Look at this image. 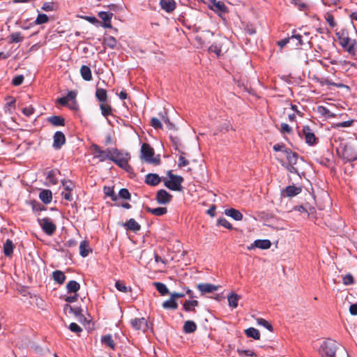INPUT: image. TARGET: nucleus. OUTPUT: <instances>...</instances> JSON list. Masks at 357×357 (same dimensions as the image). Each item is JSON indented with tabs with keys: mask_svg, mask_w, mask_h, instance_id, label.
I'll use <instances>...</instances> for the list:
<instances>
[{
	"mask_svg": "<svg viewBox=\"0 0 357 357\" xmlns=\"http://www.w3.org/2000/svg\"><path fill=\"white\" fill-rule=\"evenodd\" d=\"M23 81H24V76L22 75H19L15 76L13 79L12 84L14 86H19L22 84Z\"/></svg>",
	"mask_w": 357,
	"mask_h": 357,
	"instance_id": "obj_59",
	"label": "nucleus"
},
{
	"mask_svg": "<svg viewBox=\"0 0 357 357\" xmlns=\"http://www.w3.org/2000/svg\"><path fill=\"white\" fill-rule=\"evenodd\" d=\"M291 40L294 42L296 40L295 45H302L303 44V40H302V36L299 33H296V31L294 30L292 33V35L290 36Z\"/></svg>",
	"mask_w": 357,
	"mask_h": 357,
	"instance_id": "obj_46",
	"label": "nucleus"
},
{
	"mask_svg": "<svg viewBox=\"0 0 357 357\" xmlns=\"http://www.w3.org/2000/svg\"><path fill=\"white\" fill-rule=\"evenodd\" d=\"M8 99L10 100L6 102L5 107H4V110H5V112L11 114L12 109L15 108V99L12 97H9Z\"/></svg>",
	"mask_w": 357,
	"mask_h": 357,
	"instance_id": "obj_44",
	"label": "nucleus"
},
{
	"mask_svg": "<svg viewBox=\"0 0 357 357\" xmlns=\"http://www.w3.org/2000/svg\"><path fill=\"white\" fill-rule=\"evenodd\" d=\"M101 342L112 350H115L116 349V344L113 340L112 336L111 335L102 336Z\"/></svg>",
	"mask_w": 357,
	"mask_h": 357,
	"instance_id": "obj_29",
	"label": "nucleus"
},
{
	"mask_svg": "<svg viewBox=\"0 0 357 357\" xmlns=\"http://www.w3.org/2000/svg\"><path fill=\"white\" fill-rule=\"evenodd\" d=\"M145 209L146 211L151 213V214L155 216H162L167 213V209L166 207H157V208H151L149 206H146Z\"/></svg>",
	"mask_w": 357,
	"mask_h": 357,
	"instance_id": "obj_25",
	"label": "nucleus"
},
{
	"mask_svg": "<svg viewBox=\"0 0 357 357\" xmlns=\"http://www.w3.org/2000/svg\"><path fill=\"white\" fill-rule=\"evenodd\" d=\"M141 158L145 162L154 164L159 165L160 162V156L154 157V150L153 149L146 143L142 144L141 146Z\"/></svg>",
	"mask_w": 357,
	"mask_h": 357,
	"instance_id": "obj_4",
	"label": "nucleus"
},
{
	"mask_svg": "<svg viewBox=\"0 0 357 357\" xmlns=\"http://www.w3.org/2000/svg\"><path fill=\"white\" fill-rule=\"evenodd\" d=\"M14 245L11 240L7 239L3 244V253L6 257H10L13 252Z\"/></svg>",
	"mask_w": 357,
	"mask_h": 357,
	"instance_id": "obj_34",
	"label": "nucleus"
},
{
	"mask_svg": "<svg viewBox=\"0 0 357 357\" xmlns=\"http://www.w3.org/2000/svg\"><path fill=\"white\" fill-rule=\"evenodd\" d=\"M80 74L82 77L86 81L92 79V74L90 68L87 66L83 65L80 68Z\"/></svg>",
	"mask_w": 357,
	"mask_h": 357,
	"instance_id": "obj_33",
	"label": "nucleus"
},
{
	"mask_svg": "<svg viewBox=\"0 0 357 357\" xmlns=\"http://www.w3.org/2000/svg\"><path fill=\"white\" fill-rule=\"evenodd\" d=\"M119 196L123 199H127V200H129L130 199V193L129 192V191L128 190V189L126 188H122L119 190Z\"/></svg>",
	"mask_w": 357,
	"mask_h": 357,
	"instance_id": "obj_54",
	"label": "nucleus"
},
{
	"mask_svg": "<svg viewBox=\"0 0 357 357\" xmlns=\"http://www.w3.org/2000/svg\"><path fill=\"white\" fill-rule=\"evenodd\" d=\"M160 5L167 13H172L176 8V3L174 0H160Z\"/></svg>",
	"mask_w": 357,
	"mask_h": 357,
	"instance_id": "obj_16",
	"label": "nucleus"
},
{
	"mask_svg": "<svg viewBox=\"0 0 357 357\" xmlns=\"http://www.w3.org/2000/svg\"><path fill=\"white\" fill-rule=\"evenodd\" d=\"M10 40L12 43H20L23 40V37L20 32H15L10 35Z\"/></svg>",
	"mask_w": 357,
	"mask_h": 357,
	"instance_id": "obj_53",
	"label": "nucleus"
},
{
	"mask_svg": "<svg viewBox=\"0 0 357 357\" xmlns=\"http://www.w3.org/2000/svg\"><path fill=\"white\" fill-rule=\"evenodd\" d=\"M354 122V121L353 119H351V120H348L346 121L333 123L332 127L333 128L350 127L353 125Z\"/></svg>",
	"mask_w": 357,
	"mask_h": 357,
	"instance_id": "obj_47",
	"label": "nucleus"
},
{
	"mask_svg": "<svg viewBox=\"0 0 357 357\" xmlns=\"http://www.w3.org/2000/svg\"><path fill=\"white\" fill-rule=\"evenodd\" d=\"M47 121L54 126H63L65 125V119L61 116H50Z\"/></svg>",
	"mask_w": 357,
	"mask_h": 357,
	"instance_id": "obj_28",
	"label": "nucleus"
},
{
	"mask_svg": "<svg viewBox=\"0 0 357 357\" xmlns=\"http://www.w3.org/2000/svg\"><path fill=\"white\" fill-rule=\"evenodd\" d=\"M96 97L100 103L108 102L107 91L104 89L97 88L96 91Z\"/></svg>",
	"mask_w": 357,
	"mask_h": 357,
	"instance_id": "obj_23",
	"label": "nucleus"
},
{
	"mask_svg": "<svg viewBox=\"0 0 357 357\" xmlns=\"http://www.w3.org/2000/svg\"><path fill=\"white\" fill-rule=\"evenodd\" d=\"M38 222L43 231L48 236L54 234L56 229V225L49 218H38Z\"/></svg>",
	"mask_w": 357,
	"mask_h": 357,
	"instance_id": "obj_7",
	"label": "nucleus"
},
{
	"mask_svg": "<svg viewBox=\"0 0 357 357\" xmlns=\"http://www.w3.org/2000/svg\"><path fill=\"white\" fill-rule=\"evenodd\" d=\"M342 282L345 285L352 284L354 282V278L351 274H347L343 277Z\"/></svg>",
	"mask_w": 357,
	"mask_h": 357,
	"instance_id": "obj_60",
	"label": "nucleus"
},
{
	"mask_svg": "<svg viewBox=\"0 0 357 357\" xmlns=\"http://www.w3.org/2000/svg\"><path fill=\"white\" fill-rule=\"evenodd\" d=\"M336 36L339 40L340 45L348 52L350 54L354 55L356 51V42L355 40L349 37L348 32L342 30L336 33Z\"/></svg>",
	"mask_w": 357,
	"mask_h": 357,
	"instance_id": "obj_1",
	"label": "nucleus"
},
{
	"mask_svg": "<svg viewBox=\"0 0 357 357\" xmlns=\"http://www.w3.org/2000/svg\"><path fill=\"white\" fill-rule=\"evenodd\" d=\"M29 204L31 206L33 211L35 213H38L46 209L42 204L36 200H31L29 202Z\"/></svg>",
	"mask_w": 357,
	"mask_h": 357,
	"instance_id": "obj_40",
	"label": "nucleus"
},
{
	"mask_svg": "<svg viewBox=\"0 0 357 357\" xmlns=\"http://www.w3.org/2000/svg\"><path fill=\"white\" fill-rule=\"evenodd\" d=\"M245 333L246 336L248 337H252L255 340L260 339L259 331L253 327H250V328H247L246 330H245Z\"/></svg>",
	"mask_w": 357,
	"mask_h": 357,
	"instance_id": "obj_37",
	"label": "nucleus"
},
{
	"mask_svg": "<svg viewBox=\"0 0 357 357\" xmlns=\"http://www.w3.org/2000/svg\"><path fill=\"white\" fill-rule=\"evenodd\" d=\"M61 183L66 191H72L75 187V184L70 180H63Z\"/></svg>",
	"mask_w": 357,
	"mask_h": 357,
	"instance_id": "obj_50",
	"label": "nucleus"
},
{
	"mask_svg": "<svg viewBox=\"0 0 357 357\" xmlns=\"http://www.w3.org/2000/svg\"><path fill=\"white\" fill-rule=\"evenodd\" d=\"M42 9L45 11L54 10V3L52 2H45L42 6Z\"/></svg>",
	"mask_w": 357,
	"mask_h": 357,
	"instance_id": "obj_64",
	"label": "nucleus"
},
{
	"mask_svg": "<svg viewBox=\"0 0 357 357\" xmlns=\"http://www.w3.org/2000/svg\"><path fill=\"white\" fill-rule=\"evenodd\" d=\"M132 326L137 331H146L148 325L144 318H135L131 320Z\"/></svg>",
	"mask_w": 357,
	"mask_h": 357,
	"instance_id": "obj_14",
	"label": "nucleus"
},
{
	"mask_svg": "<svg viewBox=\"0 0 357 357\" xmlns=\"http://www.w3.org/2000/svg\"><path fill=\"white\" fill-rule=\"evenodd\" d=\"M237 352L241 357H257V354L251 350L238 349Z\"/></svg>",
	"mask_w": 357,
	"mask_h": 357,
	"instance_id": "obj_45",
	"label": "nucleus"
},
{
	"mask_svg": "<svg viewBox=\"0 0 357 357\" xmlns=\"http://www.w3.org/2000/svg\"><path fill=\"white\" fill-rule=\"evenodd\" d=\"M211 4L213 7V10L215 12L222 13H225L228 11L227 7L225 6V4L220 1L217 0H211Z\"/></svg>",
	"mask_w": 357,
	"mask_h": 357,
	"instance_id": "obj_19",
	"label": "nucleus"
},
{
	"mask_svg": "<svg viewBox=\"0 0 357 357\" xmlns=\"http://www.w3.org/2000/svg\"><path fill=\"white\" fill-rule=\"evenodd\" d=\"M49 21V17L46 14L40 13L38 15L36 20V24H43L47 23Z\"/></svg>",
	"mask_w": 357,
	"mask_h": 357,
	"instance_id": "obj_49",
	"label": "nucleus"
},
{
	"mask_svg": "<svg viewBox=\"0 0 357 357\" xmlns=\"http://www.w3.org/2000/svg\"><path fill=\"white\" fill-rule=\"evenodd\" d=\"M199 302L197 300H188L183 304V309L185 312H195V307L198 306Z\"/></svg>",
	"mask_w": 357,
	"mask_h": 357,
	"instance_id": "obj_18",
	"label": "nucleus"
},
{
	"mask_svg": "<svg viewBox=\"0 0 357 357\" xmlns=\"http://www.w3.org/2000/svg\"><path fill=\"white\" fill-rule=\"evenodd\" d=\"M151 125L155 129H161L162 128L161 121L155 117H153L151 119Z\"/></svg>",
	"mask_w": 357,
	"mask_h": 357,
	"instance_id": "obj_57",
	"label": "nucleus"
},
{
	"mask_svg": "<svg viewBox=\"0 0 357 357\" xmlns=\"http://www.w3.org/2000/svg\"><path fill=\"white\" fill-rule=\"evenodd\" d=\"M225 214L232 218L236 221H240L243 219V214L238 210L235 208L226 209L225 211Z\"/></svg>",
	"mask_w": 357,
	"mask_h": 357,
	"instance_id": "obj_20",
	"label": "nucleus"
},
{
	"mask_svg": "<svg viewBox=\"0 0 357 357\" xmlns=\"http://www.w3.org/2000/svg\"><path fill=\"white\" fill-rule=\"evenodd\" d=\"M115 287L121 292L128 293L132 291L130 287H127L123 281L117 280L115 282Z\"/></svg>",
	"mask_w": 357,
	"mask_h": 357,
	"instance_id": "obj_41",
	"label": "nucleus"
},
{
	"mask_svg": "<svg viewBox=\"0 0 357 357\" xmlns=\"http://www.w3.org/2000/svg\"><path fill=\"white\" fill-rule=\"evenodd\" d=\"M153 284L161 296H167L170 294L167 287L164 283L155 282Z\"/></svg>",
	"mask_w": 357,
	"mask_h": 357,
	"instance_id": "obj_35",
	"label": "nucleus"
},
{
	"mask_svg": "<svg viewBox=\"0 0 357 357\" xmlns=\"http://www.w3.org/2000/svg\"><path fill=\"white\" fill-rule=\"evenodd\" d=\"M115 158L113 162L121 168L123 169L126 172H130L132 168L128 164V161L130 159V155L128 152H124L114 148Z\"/></svg>",
	"mask_w": 357,
	"mask_h": 357,
	"instance_id": "obj_3",
	"label": "nucleus"
},
{
	"mask_svg": "<svg viewBox=\"0 0 357 357\" xmlns=\"http://www.w3.org/2000/svg\"><path fill=\"white\" fill-rule=\"evenodd\" d=\"M91 252L92 250L89 248V243L86 241H82L79 245V255L83 257H86Z\"/></svg>",
	"mask_w": 357,
	"mask_h": 357,
	"instance_id": "obj_27",
	"label": "nucleus"
},
{
	"mask_svg": "<svg viewBox=\"0 0 357 357\" xmlns=\"http://www.w3.org/2000/svg\"><path fill=\"white\" fill-rule=\"evenodd\" d=\"M39 198L45 204H48L52 200V193L50 190H42L39 193Z\"/></svg>",
	"mask_w": 357,
	"mask_h": 357,
	"instance_id": "obj_17",
	"label": "nucleus"
},
{
	"mask_svg": "<svg viewBox=\"0 0 357 357\" xmlns=\"http://www.w3.org/2000/svg\"><path fill=\"white\" fill-rule=\"evenodd\" d=\"M80 289V284L75 280H70L66 284V289L68 294L77 293Z\"/></svg>",
	"mask_w": 357,
	"mask_h": 357,
	"instance_id": "obj_32",
	"label": "nucleus"
},
{
	"mask_svg": "<svg viewBox=\"0 0 357 357\" xmlns=\"http://www.w3.org/2000/svg\"><path fill=\"white\" fill-rule=\"evenodd\" d=\"M197 328V324L193 321H186L184 323L183 330L185 333H194Z\"/></svg>",
	"mask_w": 357,
	"mask_h": 357,
	"instance_id": "obj_30",
	"label": "nucleus"
},
{
	"mask_svg": "<svg viewBox=\"0 0 357 357\" xmlns=\"http://www.w3.org/2000/svg\"><path fill=\"white\" fill-rule=\"evenodd\" d=\"M34 112L35 109L31 105L22 109V113L26 116H30Z\"/></svg>",
	"mask_w": 357,
	"mask_h": 357,
	"instance_id": "obj_63",
	"label": "nucleus"
},
{
	"mask_svg": "<svg viewBox=\"0 0 357 357\" xmlns=\"http://www.w3.org/2000/svg\"><path fill=\"white\" fill-rule=\"evenodd\" d=\"M284 155L288 161V164H296L298 157V155L296 153L293 152L291 149H288L287 150H284Z\"/></svg>",
	"mask_w": 357,
	"mask_h": 357,
	"instance_id": "obj_24",
	"label": "nucleus"
},
{
	"mask_svg": "<svg viewBox=\"0 0 357 357\" xmlns=\"http://www.w3.org/2000/svg\"><path fill=\"white\" fill-rule=\"evenodd\" d=\"M65 143V135L61 131H56L53 136V148L56 150L60 149Z\"/></svg>",
	"mask_w": 357,
	"mask_h": 357,
	"instance_id": "obj_9",
	"label": "nucleus"
},
{
	"mask_svg": "<svg viewBox=\"0 0 357 357\" xmlns=\"http://www.w3.org/2000/svg\"><path fill=\"white\" fill-rule=\"evenodd\" d=\"M98 15L103 22H107L112 20L113 13L107 11H101L98 13Z\"/></svg>",
	"mask_w": 357,
	"mask_h": 357,
	"instance_id": "obj_48",
	"label": "nucleus"
},
{
	"mask_svg": "<svg viewBox=\"0 0 357 357\" xmlns=\"http://www.w3.org/2000/svg\"><path fill=\"white\" fill-rule=\"evenodd\" d=\"M100 108L101 110V114L103 116L107 117L108 116L112 114V107L109 105L108 102L100 103Z\"/></svg>",
	"mask_w": 357,
	"mask_h": 357,
	"instance_id": "obj_38",
	"label": "nucleus"
},
{
	"mask_svg": "<svg viewBox=\"0 0 357 357\" xmlns=\"http://www.w3.org/2000/svg\"><path fill=\"white\" fill-rule=\"evenodd\" d=\"M337 349V343L331 339L325 340L321 345L319 354L322 357H335Z\"/></svg>",
	"mask_w": 357,
	"mask_h": 357,
	"instance_id": "obj_5",
	"label": "nucleus"
},
{
	"mask_svg": "<svg viewBox=\"0 0 357 357\" xmlns=\"http://www.w3.org/2000/svg\"><path fill=\"white\" fill-rule=\"evenodd\" d=\"M114 149H107L105 151L106 160L108 159L113 162L115 158Z\"/></svg>",
	"mask_w": 357,
	"mask_h": 357,
	"instance_id": "obj_61",
	"label": "nucleus"
},
{
	"mask_svg": "<svg viewBox=\"0 0 357 357\" xmlns=\"http://www.w3.org/2000/svg\"><path fill=\"white\" fill-rule=\"evenodd\" d=\"M123 225L128 230H130L134 232H137L139 231L141 229V226L139 225V224L133 218H130Z\"/></svg>",
	"mask_w": 357,
	"mask_h": 357,
	"instance_id": "obj_21",
	"label": "nucleus"
},
{
	"mask_svg": "<svg viewBox=\"0 0 357 357\" xmlns=\"http://www.w3.org/2000/svg\"><path fill=\"white\" fill-rule=\"evenodd\" d=\"M103 192L105 195L107 197H109L112 200L116 201L117 199V196L114 191V188L109 186H105L103 188Z\"/></svg>",
	"mask_w": 357,
	"mask_h": 357,
	"instance_id": "obj_43",
	"label": "nucleus"
},
{
	"mask_svg": "<svg viewBox=\"0 0 357 357\" xmlns=\"http://www.w3.org/2000/svg\"><path fill=\"white\" fill-rule=\"evenodd\" d=\"M91 149L97 153L95 157L98 158L100 162H103L106 160L105 151H102L99 146L97 144H92Z\"/></svg>",
	"mask_w": 357,
	"mask_h": 357,
	"instance_id": "obj_31",
	"label": "nucleus"
},
{
	"mask_svg": "<svg viewBox=\"0 0 357 357\" xmlns=\"http://www.w3.org/2000/svg\"><path fill=\"white\" fill-rule=\"evenodd\" d=\"M162 181V178L157 174H148L145 178V183L151 186L158 185Z\"/></svg>",
	"mask_w": 357,
	"mask_h": 357,
	"instance_id": "obj_15",
	"label": "nucleus"
},
{
	"mask_svg": "<svg viewBox=\"0 0 357 357\" xmlns=\"http://www.w3.org/2000/svg\"><path fill=\"white\" fill-rule=\"evenodd\" d=\"M218 224L220 225H222V227L228 229H231L232 225L225 218H220L218 220Z\"/></svg>",
	"mask_w": 357,
	"mask_h": 357,
	"instance_id": "obj_51",
	"label": "nucleus"
},
{
	"mask_svg": "<svg viewBox=\"0 0 357 357\" xmlns=\"http://www.w3.org/2000/svg\"><path fill=\"white\" fill-rule=\"evenodd\" d=\"M208 51L211 52H214L218 56H219L221 54V48L217 44H212L209 47Z\"/></svg>",
	"mask_w": 357,
	"mask_h": 357,
	"instance_id": "obj_58",
	"label": "nucleus"
},
{
	"mask_svg": "<svg viewBox=\"0 0 357 357\" xmlns=\"http://www.w3.org/2000/svg\"><path fill=\"white\" fill-rule=\"evenodd\" d=\"M167 175L169 179L164 178L162 180L165 186L173 191H181L183 190L181 184L184 181L183 178L181 176L172 174V171H168Z\"/></svg>",
	"mask_w": 357,
	"mask_h": 357,
	"instance_id": "obj_2",
	"label": "nucleus"
},
{
	"mask_svg": "<svg viewBox=\"0 0 357 357\" xmlns=\"http://www.w3.org/2000/svg\"><path fill=\"white\" fill-rule=\"evenodd\" d=\"M241 296L234 292H232L227 296L229 306L232 308L237 307L238 301L241 299Z\"/></svg>",
	"mask_w": 357,
	"mask_h": 357,
	"instance_id": "obj_26",
	"label": "nucleus"
},
{
	"mask_svg": "<svg viewBox=\"0 0 357 357\" xmlns=\"http://www.w3.org/2000/svg\"><path fill=\"white\" fill-rule=\"evenodd\" d=\"M178 303L171 296L169 298L164 301L162 304V307L165 310H175L178 308Z\"/></svg>",
	"mask_w": 357,
	"mask_h": 357,
	"instance_id": "obj_22",
	"label": "nucleus"
},
{
	"mask_svg": "<svg viewBox=\"0 0 357 357\" xmlns=\"http://www.w3.org/2000/svg\"><path fill=\"white\" fill-rule=\"evenodd\" d=\"M257 324L259 325H261V326L265 327L270 331H273V328L271 326V324H269L266 320H265L262 318L257 319Z\"/></svg>",
	"mask_w": 357,
	"mask_h": 357,
	"instance_id": "obj_52",
	"label": "nucleus"
},
{
	"mask_svg": "<svg viewBox=\"0 0 357 357\" xmlns=\"http://www.w3.org/2000/svg\"><path fill=\"white\" fill-rule=\"evenodd\" d=\"M271 246V243L268 239H258L255 240L250 246L248 247V250H252L255 248H258L262 250H266L270 248Z\"/></svg>",
	"mask_w": 357,
	"mask_h": 357,
	"instance_id": "obj_12",
	"label": "nucleus"
},
{
	"mask_svg": "<svg viewBox=\"0 0 357 357\" xmlns=\"http://www.w3.org/2000/svg\"><path fill=\"white\" fill-rule=\"evenodd\" d=\"M64 310H68L69 312L73 313L77 318H78L82 314V309L81 307H73L70 304H66L64 305Z\"/></svg>",
	"mask_w": 357,
	"mask_h": 357,
	"instance_id": "obj_39",
	"label": "nucleus"
},
{
	"mask_svg": "<svg viewBox=\"0 0 357 357\" xmlns=\"http://www.w3.org/2000/svg\"><path fill=\"white\" fill-rule=\"evenodd\" d=\"M290 3L296 6L300 10H304L306 8V4L301 2V0H290Z\"/></svg>",
	"mask_w": 357,
	"mask_h": 357,
	"instance_id": "obj_56",
	"label": "nucleus"
},
{
	"mask_svg": "<svg viewBox=\"0 0 357 357\" xmlns=\"http://www.w3.org/2000/svg\"><path fill=\"white\" fill-rule=\"evenodd\" d=\"M172 199V195L165 190L161 189L157 192L156 201L160 204H169Z\"/></svg>",
	"mask_w": 357,
	"mask_h": 357,
	"instance_id": "obj_8",
	"label": "nucleus"
},
{
	"mask_svg": "<svg viewBox=\"0 0 357 357\" xmlns=\"http://www.w3.org/2000/svg\"><path fill=\"white\" fill-rule=\"evenodd\" d=\"M197 288L200 291L201 295L213 293L218 290V286L210 283H199L197 285Z\"/></svg>",
	"mask_w": 357,
	"mask_h": 357,
	"instance_id": "obj_10",
	"label": "nucleus"
},
{
	"mask_svg": "<svg viewBox=\"0 0 357 357\" xmlns=\"http://www.w3.org/2000/svg\"><path fill=\"white\" fill-rule=\"evenodd\" d=\"M280 131H281L282 133H289V134H290V133L292 132L293 130L287 123H282L281 124Z\"/></svg>",
	"mask_w": 357,
	"mask_h": 357,
	"instance_id": "obj_62",
	"label": "nucleus"
},
{
	"mask_svg": "<svg viewBox=\"0 0 357 357\" xmlns=\"http://www.w3.org/2000/svg\"><path fill=\"white\" fill-rule=\"evenodd\" d=\"M299 135L301 138L305 139L306 144L309 146H314L318 143V138L315 136L312 129L308 126H304Z\"/></svg>",
	"mask_w": 357,
	"mask_h": 357,
	"instance_id": "obj_6",
	"label": "nucleus"
},
{
	"mask_svg": "<svg viewBox=\"0 0 357 357\" xmlns=\"http://www.w3.org/2000/svg\"><path fill=\"white\" fill-rule=\"evenodd\" d=\"M302 191L301 187H297L295 185H289L286 187L284 190L282 191V196H287L289 197H292L294 196H296L297 195L300 194Z\"/></svg>",
	"mask_w": 357,
	"mask_h": 357,
	"instance_id": "obj_13",
	"label": "nucleus"
},
{
	"mask_svg": "<svg viewBox=\"0 0 357 357\" xmlns=\"http://www.w3.org/2000/svg\"><path fill=\"white\" fill-rule=\"evenodd\" d=\"M68 328L71 332L77 335H79V333L82 331V328L76 323H71Z\"/></svg>",
	"mask_w": 357,
	"mask_h": 357,
	"instance_id": "obj_55",
	"label": "nucleus"
},
{
	"mask_svg": "<svg viewBox=\"0 0 357 357\" xmlns=\"http://www.w3.org/2000/svg\"><path fill=\"white\" fill-rule=\"evenodd\" d=\"M52 278L53 280L59 284H62L66 278L64 273L58 270L52 273Z\"/></svg>",
	"mask_w": 357,
	"mask_h": 357,
	"instance_id": "obj_36",
	"label": "nucleus"
},
{
	"mask_svg": "<svg viewBox=\"0 0 357 357\" xmlns=\"http://www.w3.org/2000/svg\"><path fill=\"white\" fill-rule=\"evenodd\" d=\"M104 44L111 49H114L116 46V40L114 37L109 36L104 38Z\"/></svg>",
	"mask_w": 357,
	"mask_h": 357,
	"instance_id": "obj_42",
	"label": "nucleus"
},
{
	"mask_svg": "<svg viewBox=\"0 0 357 357\" xmlns=\"http://www.w3.org/2000/svg\"><path fill=\"white\" fill-rule=\"evenodd\" d=\"M343 157L348 161L357 160V152L355 151V147L349 144L346 145L343 151Z\"/></svg>",
	"mask_w": 357,
	"mask_h": 357,
	"instance_id": "obj_11",
	"label": "nucleus"
}]
</instances>
